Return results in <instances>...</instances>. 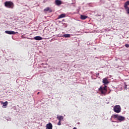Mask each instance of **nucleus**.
Here are the masks:
<instances>
[{"label":"nucleus","instance_id":"f257e3e1","mask_svg":"<svg viewBox=\"0 0 129 129\" xmlns=\"http://www.w3.org/2000/svg\"><path fill=\"white\" fill-rule=\"evenodd\" d=\"M99 91L101 94H106L107 92V86L105 85L104 87L100 86L99 88Z\"/></svg>","mask_w":129,"mask_h":129},{"label":"nucleus","instance_id":"f03ea898","mask_svg":"<svg viewBox=\"0 0 129 129\" xmlns=\"http://www.w3.org/2000/svg\"><path fill=\"white\" fill-rule=\"evenodd\" d=\"M5 6L9 9H14V3L11 1H7L5 3Z\"/></svg>","mask_w":129,"mask_h":129},{"label":"nucleus","instance_id":"7ed1b4c3","mask_svg":"<svg viewBox=\"0 0 129 129\" xmlns=\"http://www.w3.org/2000/svg\"><path fill=\"white\" fill-rule=\"evenodd\" d=\"M113 118H117L119 121H123L125 118L122 116L119 115L118 114L113 115Z\"/></svg>","mask_w":129,"mask_h":129},{"label":"nucleus","instance_id":"20e7f679","mask_svg":"<svg viewBox=\"0 0 129 129\" xmlns=\"http://www.w3.org/2000/svg\"><path fill=\"white\" fill-rule=\"evenodd\" d=\"M113 110L114 112H116V113H119V112L121 111V108L120 107V106L116 105L115 106H114Z\"/></svg>","mask_w":129,"mask_h":129},{"label":"nucleus","instance_id":"39448f33","mask_svg":"<svg viewBox=\"0 0 129 129\" xmlns=\"http://www.w3.org/2000/svg\"><path fill=\"white\" fill-rule=\"evenodd\" d=\"M5 33L8 34V35H16V34H18V32H15V31H11L9 30L6 31Z\"/></svg>","mask_w":129,"mask_h":129},{"label":"nucleus","instance_id":"423d86ee","mask_svg":"<svg viewBox=\"0 0 129 129\" xmlns=\"http://www.w3.org/2000/svg\"><path fill=\"white\" fill-rule=\"evenodd\" d=\"M102 82H103V83H104V84L105 85H106V84H108V83H109V82L108 81V80L106 78H105L103 79Z\"/></svg>","mask_w":129,"mask_h":129},{"label":"nucleus","instance_id":"0eeeda50","mask_svg":"<svg viewBox=\"0 0 129 129\" xmlns=\"http://www.w3.org/2000/svg\"><path fill=\"white\" fill-rule=\"evenodd\" d=\"M53 128V125L52 123L49 122V123L46 124V129H52Z\"/></svg>","mask_w":129,"mask_h":129},{"label":"nucleus","instance_id":"6e6552de","mask_svg":"<svg viewBox=\"0 0 129 129\" xmlns=\"http://www.w3.org/2000/svg\"><path fill=\"white\" fill-rule=\"evenodd\" d=\"M55 4L56 6H60V5H62V1H60V0H55Z\"/></svg>","mask_w":129,"mask_h":129},{"label":"nucleus","instance_id":"1a4fd4ad","mask_svg":"<svg viewBox=\"0 0 129 129\" xmlns=\"http://www.w3.org/2000/svg\"><path fill=\"white\" fill-rule=\"evenodd\" d=\"M44 12H49V13H52V12H53V11L52 10V9L49 7H47L46 8H45L44 10Z\"/></svg>","mask_w":129,"mask_h":129},{"label":"nucleus","instance_id":"9d476101","mask_svg":"<svg viewBox=\"0 0 129 129\" xmlns=\"http://www.w3.org/2000/svg\"><path fill=\"white\" fill-rule=\"evenodd\" d=\"M2 104L3 108H7L6 106L8 105V104H9V102H8V101H6L5 102H3Z\"/></svg>","mask_w":129,"mask_h":129},{"label":"nucleus","instance_id":"9b49d317","mask_svg":"<svg viewBox=\"0 0 129 129\" xmlns=\"http://www.w3.org/2000/svg\"><path fill=\"white\" fill-rule=\"evenodd\" d=\"M128 6H129V1H127L124 4V9H127V8H129Z\"/></svg>","mask_w":129,"mask_h":129},{"label":"nucleus","instance_id":"f8f14e48","mask_svg":"<svg viewBox=\"0 0 129 129\" xmlns=\"http://www.w3.org/2000/svg\"><path fill=\"white\" fill-rule=\"evenodd\" d=\"M87 18H88V16H87L86 15H81V16H80V19L81 20H86V19H87Z\"/></svg>","mask_w":129,"mask_h":129},{"label":"nucleus","instance_id":"ddd939ff","mask_svg":"<svg viewBox=\"0 0 129 129\" xmlns=\"http://www.w3.org/2000/svg\"><path fill=\"white\" fill-rule=\"evenodd\" d=\"M34 40H36L37 41H39L40 40H43V38L41 36H35L34 38Z\"/></svg>","mask_w":129,"mask_h":129},{"label":"nucleus","instance_id":"4468645a","mask_svg":"<svg viewBox=\"0 0 129 129\" xmlns=\"http://www.w3.org/2000/svg\"><path fill=\"white\" fill-rule=\"evenodd\" d=\"M57 118L59 121H61V120L64 119V117H63V116H57Z\"/></svg>","mask_w":129,"mask_h":129},{"label":"nucleus","instance_id":"2eb2a0df","mask_svg":"<svg viewBox=\"0 0 129 129\" xmlns=\"http://www.w3.org/2000/svg\"><path fill=\"white\" fill-rule=\"evenodd\" d=\"M65 17H66V15L64 14H62L58 16V19H62L63 18H65Z\"/></svg>","mask_w":129,"mask_h":129},{"label":"nucleus","instance_id":"dca6fc26","mask_svg":"<svg viewBox=\"0 0 129 129\" xmlns=\"http://www.w3.org/2000/svg\"><path fill=\"white\" fill-rule=\"evenodd\" d=\"M63 37H64V38H70L71 35H70V34H66L63 35Z\"/></svg>","mask_w":129,"mask_h":129},{"label":"nucleus","instance_id":"f3484780","mask_svg":"<svg viewBox=\"0 0 129 129\" xmlns=\"http://www.w3.org/2000/svg\"><path fill=\"white\" fill-rule=\"evenodd\" d=\"M125 10L126 14H127V15H129V7L127 8H125Z\"/></svg>","mask_w":129,"mask_h":129},{"label":"nucleus","instance_id":"a211bd4d","mask_svg":"<svg viewBox=\"0 0 129 129\" xmlns=\"http://www.w3.org/2000/svg\"><path fill=\"white\" fill-rule=\"evenodd\" d=\"M125 47H126V48H128L129 47V44H126L125 45Z\"/></svg>","mask_w":129,"mask_h":129},{"label":"nucleus","instance_id":"6ab92c4d","mask_svg":"<svg viewBox=\"0 0 129 129\" xmlns=\"http://www.w3.org/2000/svg\"><path fill=\"white\" fill-rule=\"evenodd\" d=\"M58 125H61V121H59L57 123Z\"/></svg>","mask_w":129,"mask_h":129},{"label":"nucleus","instance_id":"aec40b11","mask_svg":"<svg viewBox=\"0 0 129 129\" xmlns=\"http://www.w3.org/2000/svg\"><path fill=\"white\" fill-rule=\"evenodd\" d=\"M40 94V92H38V93H37V95H39Z\"/></svg>","mask_w":129,"mask_h":129},{"label":"nucleus","instance_id":"412c9836","mask_svg":"<svg viewBox=\"0 0 129 129\" xmlns=\"http://www.w3.org/2000/svg\"><path fill=\"white\" fill-rule=\"evenodd\" d=\"M73 129H77V128L75 127L73 128Z\"/></svg>","mask_w":129,"mask_h":129}]
</instances>
